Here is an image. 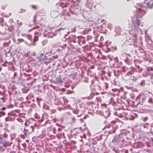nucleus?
Masks as SVG:
<instances>
[{
	"mask_svg": "<svg viewBox=\"0 0 153 153\" xmlns=\"http://www.w3.org/2000/svg\"><path fill=\"white\" fill-rule=\"evenodd\" d=\"M39 58L41 60H45L46 59V57L43 54H42L40 56Z\"/></svg>",
	"mask_w": 153,
	"mask_h": 153,
	"instance_id": "3",
	"label": "nucleus"
},
{
	"mask_svg": "<svg viewBox=\"0 0 153 153\" xmlns=\"http://www.w3.org/2000/svg\"><path fill=\"white\" fill-rule=\"evenodd\" d=\"M150 140H151L152 141V145L153 146V138H151V139H150Z\"/></svg>",
	"mask_w": 153,
	"mask_h": 153,
	"instance_id": "20",
	"label": "nucleus"
},
{
	"mask_svg": "<svg viewBox=\"0 0 153 153\" xmlns=\"http://www.w3.org/2000/svg\"><path fill=\"white\" fill-rule=\"evenodd\" d=\"M25 126H26V125H27V123H25Z\"/></svg>",
	"mask_w": 153,
	"mask_h": 153,
	"instance_id": "23",
	"label": "nucleus"
},
{
	"mask_svg": "<svg viewBox=\"0 0 153 153\" xmlns=\"http://www.w3.org/2000/svg\"><path fill=\"white\" fill-rule=\"evenodd\" d=\"M18 41L19 43L24 42V40L23 39L21 38L18 39Z\"/></svg>",
	"mask_w": 153,
	"mask_h": 153,
	"instance_id": "8",
	"label": "nucleus"
},
{
	"mask_svg": "<svg viewBox=\"0 0 153 153\" xmlns=\"http://www.w3.org/2000/svg\"><path fill=\"white\" fill-rule=\"evenodd\" d=\"M38 37L37 36H35L34 37V42H35L38 41Z\"/></svg>",
	"mask_w": 153,
	"mask_h": 153,
	"instance_id": "6",
	"label": "nucleus"
},
{
	"mask_svg": "<svg viewBox=\"0 0 153 153\" xmlns=\"http://www.w3.org/2000/svg\"><path fill=\"white\" fill-rule=\"evenodd\" d=\"M137 15L138 17H142L146 13V12L144 10L140 9H138L137 10Z\"/></svg>",
	"mask_w": 153,
	"mask_h": 153,
	"instance_id": "2",
	"label": "nucleus"
},
{
	"mask_svg": "<svg viewBox=\"0 0 153 153\" xmlns=\"http://www.w3.org/2000/svg\"><path fill=\"white\" fill-rule=\"evenodd\" d=\"M149 103H153V101H152V99L151 98H150V99L149 100Z\"/></svg>",
	"mask_w": 153,
	"mask_h": 153,
	"instance_id": "11",
	"label": "nucleus"
},
{
	"mask_svg": "<svg viewBox=\"0 0 153 153\" xmlns=\"http://www.w3.org/2000/svg\"><path fill=\"white\" fill-rule=\"evenodd\" d=\"M30 128L31 129L32 132H33L34 131V128L33 126H31L30 127Z\"/></svg>",
	"mask_w": 153,
	"mask_h": 153,
	"instance_id": "13",
	"label": "nucleus"
},
{
	"mask_svg": "<svg viewBox=\"0 0 153 153\" xmlns=\"http://www.w3.org/2000/svg\"><path fill=\"white\" fill-rule=\"evenodd\" d=\"M56 82L59 83H61L62 82V79L60 77L57 78L56 79Z\"/></svg>",
	"mask_w": 153,
	"mask_h": 153,
	"instance_id": "4",
	"label": "nucleus"
},
{
	"mask_svg": "<svg viewBox=\"0 0 153 153\" xmlns=\"http://www.w3.org/2000/svg\"><path fill=\"white\" fill-rule=\"evenodd\" d=\"M64 101L65 102H68V100L67 99H64Z\"/></svg>",
	"mask_w": 153,
	"mask_h": 153,
	"instance_id": "18",
	"label": "nucleus"
},
{
	"mask_svg": "<svg viewBox=\"0 0 153 153\" xmlns=\"http://www.w3.org/2000/svg\"><path fill=\"white\" fill-rule=\"evenodd\" d=\"M81 131L80 129H78L75 131V132H77V133H80Z\"/></svg>",
	"mask_w": 153,
	"mask_h": 153,
	"instance_id": "12",
	"label": "nucleus"
},
{
	"mask_svg": "<svg viewBox=\"0 0 153 153\" xmlns=\"http://www.w3.org/2000/svg\"><path fill=\"white\" fill-rule=\"evenodd\" d=\"M39 28V26H36L33 27L32 29H31L30 30H33L36 29H38Z\"/></svg>",
	"mask_w": 153,
	"mask_h": 153,
	"instance_id": "5",
	"label": "nucleus"
},
{
	"mask_svg": "<svg viewBox=\"0 0 153 153\" xmlns=\"http://www.w3.org/2000/svg\"><path fill=\"white\" fill-rule=\"evenodd\" d=\"M4 22V19L2 17L0 18V23L2 24Z\"/></svg>",
	"mask_w": 153,
	"mask_h": 153,
	"instance_id": "7",
	"label": "nucleus"
},
{
	"mask_svg": "<svg viewBox=\"0 0 153 153\" xmlns=\"http://www.w3.org/2000/svg\"><path fill=\"white\" fill-rule=\"evenodd\" d=\"M58 130L59 131H61V129L60 128H58Z\"/></svg>",
	"mask_w": 153,
	"mask_h": 153,
	"instance_id": "24",
	"label": "nucleus"
},
{
	"mask_svg": "<svg viewBox=\"0 0 153 153\" xmlns=\"http://www.w3.org/2000/svg\"><path fill=\"white\" fill-rule=\"evenodd\" d=\"M27 37H28V39L30 40H31L32 38V36L31 35H28L27 36Z\"/></svg>",
	"mask_w": 153,
	"mask_h": 153,
	"instance_id": "10",
	"label": "nucleus"
},
{
	"mask_svg": "<svg viewBox=\"0 0 153 153\" xmlns=\"http://www.w3.org/2000/svg\"><path fill=\"white\" fill-rule=\"evenodd\" d=\"M116 122V121H112L111 122V123H113V124L115 123Z\"/></svg>",
	"mask_w": 153,
	"mask_h": 153,
	"instance_id": "17",
	"label": "nucleus"
},
{
	"mask_svg": "<svg viewBox=\"0 0 153 153\" xmlns=\"http://www.w3.org/2000/svg\"><path fill=\"white\" fill-rule=\"evenodd\" d=\"M10 118L9 117H6L5 118V120L6 121H9L10 120Z\"/></svg>",
	"mask_w": 153,
	"mask_h": 153,
	"instance_id": "9",
	"label": "nucleus"
},
{
	"mask_svg": "<svg viewBox=\"0 0 153 153\" xmlns=\"http://www.w3.org/2000/svg\"><path fill=\"white\" fill-rule=\"evenodd\" d=\"M140 23V21H139L138 20V23Z\"/></svg>",
	"mask_w": 153,
	"mask_h": 153,
	"instance_id": "25",
	"label": "nucleus"
},
{
	"mask_svg": "<svg viewBox=\"0 0 153 153\" xmlns=\"http://www.w3.org/2000/svg\"><path fill=\"white\" fill-rule=\"evenodd\" d=\"M32 7L34 9H37V6L36 5H32Z\"/></svg>",
	"mask_w": 153,
	"mask_h": 153,
	"instance_id": "14",
	"label": "nucleus"
},
{
	"mask_svg": "<svg viewBox=\"0 0 153 153\" xmlns=\"http://www.w3.org/2000/svg\"><path fill=\"white\" fill-rule=\"evenodd\" d=\"M130 1V0H127V1Z\"/></svg>",
	"mask_w": 153,
	"mask_h": 153,
	"instance_id": "26",
	"label": "nucleus"
},
{
	"mask_svg": "<svg viewBox=\"0 0 153 153\" xmlns=\"http://www.w3.org/2000/svg\"><path fill=\"white\" fill-rule=\"evenodd\" d=\"M13 28V27H10L9 28V30H12Z\"/></svg>",
	"mask_w": 153,
	"mask_h": 153,
	"instance_id": "16",
	"label": "nucleus"
},
{
	"mask_svg": "<svg viewBox=\"0 0 153 153\" xmlns=\"http://www.w3.org/2000/svg\"><path fill=\"white\" fill-rule=\"evenodd\" d=\"M139 24H138V26H139Z\"/></svg>",
	"mask_w": 153,
	"mask_h": 153,
	"instance_id": "27",
	"label": "nucleus"
},
{
	"mask_svg": "<svg viewBox=\"0 0 153 153\" xmlns=\"http://www.w3.org/2000/svg\"><path fill=\"white\" fill-rule=\"evenodd\" d=\"M101 106H104L105 107H106V105L105 104H101Z\"/></svg>",
	"mask_w": 153,
	"mask_h": 153,
	"instance_id": "15",
	"label": "nucleus"
},
{
	"mask_svg": "<svg viewBox=\"0 0 153 153\" xmlns=\"http://www.w3.org/2000/svg\"><path fill=\"white\" fill-rule=\"evenodd\" d=\"M145 3L146 5V7L152 8L153 6V0H146Z\"/></svg>",
	"mask_w": 153,
	"mask_h": 153,
	"instance_id": "1",
	"label": "nucleus"
},
{
	"mask_svg": "<svg viewBox=\"0 0 153 153\" xmlns=\"http://www.w3.org/2000/svg\"><path fill=\"white\" fill-rule=\"evenodd\" d=\"M6 109V108L5 107H3L2 109V110H4Z\"/></svg>",
	"mask_w": 153,
	"mask_h": 153,
	"instance_id": "21",
	"label": "nucleus"
},
{
	"mask_svg": "<svg viewBox=\"0 0 153 153\" xmlns=\"http://www.w3.org/2000/svg\"><path fill=\"white\" fill-rule=\"evenodd\" d=\"M75 1H76V2H78L79 1V0H75Z\"/></svg>",
	"mask_w": 153,
	"mask_h": 153,
	"instance_id": "22",
	"label": "nucleus"
},
{
	"mask_svg": "<svg viewBox=\"0 0 153 153\" xmlns=\"http://www.w3.org/2000/svg\"><path fill=\"white\" fill-rule=\"evenodd\" d=\"M71 1L72 2H73L74 3H76V1H74V0H71Z\"/></svg>",
	"mask_w": 153,
	"mask_h": 153,
	"instance_id": "19",
	"label": "nucleus"
}]
</instances>
